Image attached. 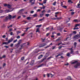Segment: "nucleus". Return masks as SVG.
I'll list each match as a JSON object with an SVG mask.
<instances>
[{
    "label": "nucleus",
    "instance_id": "052dcab7",
    "mask_svg": "<svg viewBox=\"0 0 80 80\" xmlns=\"http://www.w3.org/2000/svg\"><path fill=\"white\" fill-rule=\"evenodd\" d=\"M17 39H16L15 40H14V41H13V43H15V42H17Z\"/></svg>",
    "mask_w": 80,
    "mask_h": 80
},
{
    "label": "nucleus",
    "instance_id": "c9c22d12",
    "mask_svg": "<svg viewBox=\"0 0 80 80\" xmlns=\"http://www.w3.org/2000/svg\"><path fill=\"white\" fill-rule=\"evenodd\" d=\"M43 15H44V14H40V16L42 17H43Z\"/></svg>",
    "mask_w": 80,
    "mask_h": 80
},
{
    "label": "nucleus",
    "instance_id": "423d86ee",
    "mask_svg": "<svg viewBox=\"0 0 80 80\" xmlns=\"http://www.w3.org/2000/svg\"><path fill=\"white\" fill-rule=\"evenodd\" d=\"M12 11H13V10H12V9H9L6 10L5 12L6 13H8V12H12Z\"/></svg>",
    "mask_w": 80,
    "mask_h": 80
},
{
    "label": "nucleus",
    "instance_id": "4c0bfd02",
    "mask_svg": "<svg viewBox=\"0 0 80 80\" xmlns=\"http://www.w3.org/2000/svg\"><path fill=\"white\" fill-rule=\"evenodd\" d=\"M46 59V58H44L40 62H43V61L44 60H45Z\"/></svg>",
    "mask_w": 80,
    "mask_h": 80
},
{
    "label": "nucleus",
    "instance_id": "6ab92c4d",
    "mask_svg": "<svg viewBox=\"0 0 80 80\" xmlns=\"http://www.w3.org/2000/svg\"><path fill=\"white\" fill-rule=\"evenodd\" d=\"M23 10H24V9H21L19 11V12L20 13H22V12H23Z\"/></svg>",
    "mask_w": 80,
    "mask_h": 80
},
{
    "label": "nucleus",
    "instance_id": "4d7b16f0",
    "mask_svg": "<svg viewBox=\"0 0 80 80\" xmlns=\"http://www.w3.org/2000/svg\"><path fill=\"white\" fill-rule=\"evenodd\" d=\"M12 28L10 29L9 32H12Z\"/></svg>",
    "mask_w": 80,
    "mask_h": 80
},
{
    "label": "nucleus",
    "instance_id": "e433bc0d",
    "mask_svg": "<svg viewBox=\"0 0 80 80\" xmlns=\"http://www.w3.org/2000/svg\"><path fill=\"white\" fill-rule=\"evenodd\" d=\"M33 17H37V15L36 14H34L33 15Z\"/></svg>",
    "mask_w": 80,
    "mask_h": 80
},
{
    "label": "nucleus",
    "instance_id": "a878e982",
    "mask_svg": "<svg viewBox=\"0 0 80 80\" xmlns=\"http://www.w3.org/2000/svg\"><path fill=\"white\" fill-rule=\"evenodd\" d=\"M80 24H76L75 25V27H77L80 26Z\"/></svg>",
    "mask_w": 80,
    "mask_h": 80
},
{
    "label": "nucleus",
    "instance_id": "37998d69",
    "mask_svg": "<svg viewBox=\"0 0 80 80\" xmlns=\"http://www.w3.org/2000/svg\"><path fill=\"white\" fill-rule=\"evenodd\" d=\"M62 7L64 8H67V6H62Z\"/></svg>",
    "mask_w": 80,
    "mask_h": 80
},
{
    "label": "nucleus",
    "instance_id": "49530a36",
    "mask_svg": "<svg viewBox=\"0 0 80 80\" xmlns=\"http://www.w3.org/2000/svg\"><path fill=\"white\" fill-rule=\"evenodd\" d=\"M25 33H23L22 34L21 36L22 37H23V36H24V35H25Z\"/></svg>",
    "mask_w": 80,
    "mask_h": 80
},
{
    "label": "nucleus",
    "instance_id": "b1692460",
    "mask_svg": "<svg viewBox=\"0 0 80 80\" xmlns=\"http://www.w3.org/2000/svg\"><path fill=\"white\" fill-rule=\"evenodd\" d=\"M61 40V38H59L58 39L56 40V42H57V41H59V40Z\"/></svg>",
    "mask_w": 80,
    "mask_h": 80
},
{
    "label": "nucleus",
    "instance_id": "aec40b11",
    "mask_svg": "<svg viewBox=\"0 0 80 80\" xmlns=\"http://www.w3.org/2000/svg\"><path fill=\"white\" fill-rule=\"evenodd\" d=\"M42 57H43V55H40V56H39L38 57V59H40V58H41Z\"/></svg>",
    "mask_w": 80,
    "mask_h": 80
},
{
    "label": "nucleus",
    "instance_id": "f704fd0d",
    "mask_svg": "<svg viewBox=\"0 0 80 80\" xmlns=\"http://www.w3.org/2000/svg\"><path fill=\"white\" fill-rule=\"evenodd\" d=\"M43 3H47V0H45L43 1Z\"/></svg>",
    "mask_w": 80,
    "mask_h": 80
},
{
    "label": "nucleus",
    "instance_id": "3c124183",
    "mask_svg": "<svg viewBox=\"0 0 80 80\" xmlns=\"http://www.w3.org/2000/svg\"><path fill=\"white\" fill-rule=\"evenodd\" d=\"M73 29L74 30H76V29H77V30H78V28H74Z\"/></svg>",
    "mask_w": 80,
    "mask_h": 80
},
{
    "label": "nucleus",
    "instance_id": "8fccbe9b",
    "mask_svg": "<svg viewBox=\"0 0 80 80\" xmlns=\"http://www.w3.org/2000/svg\"><path fill=\"white\" fill-rule=\"evenodd\" d=\"M24 57H22L21 58V60H24Z\"/></svg>",
    "mask_w": 80,
    "mask_h": 80
},
{
    "label": "nucleus",
    "instance_id": "5fc2aeb1",
    "mask_svg": "<svg viewBox=\"0 0 80 80\" xmlns=\"http://www.w3.org/2000/svg\"><path fill=\"white\" fill-rule=\"evenodd\" d=\"M5 57H6V56H5V55H4L2 56V58H5Z\"/></svg>",
    "mask_w": 80,
    "mask_h": 80
},
{
    "label": "nucleus",
    "instance_id": "bb28decb",
    "mask_svg": "<svg viewBox=\"0 0 80 80\" xmlns=\"http://www.w3.org/2000/svg\"><path fill=\"white\" fill-rule=\"evenodd\" d=\"M68 3H73V2L71 1V0H68Z\"/></svg>",
    "mask_w": 80,
    "mask_h": 80
},
{
    "label": "nucleus",
    "instance_id": "20e7f679",
    "mask_svg": "<svg viewBox=\"0 0 80 80\" xmlns=\"http://www.w3.org/2000/svg\"><path fill=\"white\" fill-rule=\"evenodd\" d=\"M80 37V34H78L75 35L73 37L74 39H77Z\"/></svg>",
    "mask_w": 80,
    "mask_h": 80
},
{
    "label": "nucleus",
    "instance_id": "9b49d317",
    "mask_svg": "<svg viewBox=\"0 0 80 80\" xmlns=\"http://www.w3.org/2000/svg\"><path fill=\"white\" fill-rule=\"evenodd\" d=\"M67 79L68 80H72V78L70 76H68V77Z\"/></svg>",
    "mask_w": 80,
    "mask_h": 80
},
{
    "label": "nucleus",
    "instance_id": "774afa93",
    "mask_svg": "<svg viewBox=\"0 0 80 80\" xmlns=\"http://www.w3.org/2000/svg\"><path fill=\"white\" fill-rule=\"evenodd\" d=\"M33 12H34L33 11H31L30 13H33Z\"/></svg>",
    "mask_w": 80,
    "mask_h": 80
},
{
    "label": "nucleus",
    "instance_id": "69168bd1",
    "mask_svg": "<svg viewBox=\"0 0 80 80\" xmlns=\"http://www.w3.org/2000/svg\"><path fill=\"white\" fill-rule=\"evenodd\" d=\"M27 19V20H30V17H28Z\"/></svg>",
    "mask_w": 80,
    "mask_h": 80
},
{
    "label": "nucleus",
    "instance_id": "c03bdc74",
    "mask_svg": "<svg viewBox=\"0 0 80 80\" xmlns=\"http://www.w3.org/2000/svg\"><path fill=\"white\" fill-rule=\"evenodd\" d=\"M77 45V42H75L74 43V45L75 46V48L76 47V45Z\"/></svg>",
    "mask_w": 80,
    "mask_h": 80
},
{
    "label": "nucleus",
    "instance_id": "2f4dec72",
    "mask_svg": "<svg viewBox=\"0 0 80 80\" xmlns=\"http://www.w3.org/2000/svg\"><path fill=\"white\" fill-rule=\"evenodd\" d=\"M62 55V54H59L57 56H56V57L57 58L58 57V56H60V55Z\"/></svg>",
    "mask_w": 80,
    "mask_h": 80
},
{
    "label": "nucleus",
    "instance_id": "5701e85b",
    "mask_svg": "<svg viewBox=\"0 0 80 80\" xmlns=\"http://www.w3.org/2000/svg\"><path fill=\"white\" fill-rule=\"evenodd\" d=\"M22 42V40H20L18 42V44H19L20 45V43H21V42Z\"/></svg>",
    "mask_w": 80,
    "mask_h": 80
},
{
    "label": "nucleus",
    "instance_id": "dca6fc26",
    "mask_svg": "<svg viewBox=\"0 0 80 80\" xmlns=\"http://www.w3.org/2000/svg\"><path fill=\"white\" fill-rule=\"evenodd\" d=\"M2 45L4 44H5V45H8V42H4L2 43Z\"/></svg>",
    "mask_w": 80,
    "mask_h": 80
},
{
    "label": "nucleus",
    "instance_id": "39448f33",
    "mask_svg": "<svg viewBox=\"0 0 80 80\" xmlns=\"http://www.w3.org/2000/svg\"><path fill=\"white\" fill-rule=\"evenodd\" d=\"M35 0H30V3H31V5H33L35 4Z\"/></svg>",
    "mask_w": 80,
    "mask_h": 80
},
{
    "label": "nucleus",
    "instance_id": "1a4fd4ad",
    "mask_svg": "<svg viewBox=\"0 0 80 80\" xmlns=\"http://www.w3.org/2000/svg\"><path fill=\"white\" fill-rule=\"evenodd\" d=\"M13 38H11L10 39V40L8 41V43H10L11 42H12L13 41Z\"/></svg>",
    "mask_w": 80,
    "mask_h": 80
},
{
    "label": "nucleus",
    "instance_id": "9d476101",
    "mask_svg": "<svg viewBox=\"0 0 80 80\" xmlns=\"http://www.w3.org/2000/svg\"><path fill=\"white\" fill-rule=\"evenodd\" d=\"M45 45H46V43H44L40 46L39 47L40 48H41V47H44V46H45Z\"/></svg>",
    "mask_w": 80,
    "mask_h": 80
},
{
    "label": "nucleus",
    "instance_id": "f257e3e1",
    "mask_svg": "<svg viewBox=\"0 0 80 80\" xmlns=\"http://www.w3.org/2000/svg\"><path fill=\"white\" fill-rule=\"evenodd\" d=\"M75 63L77 64L74 66V67L75 68H77L79 66H80V62H78L77 61H76L72 63V64H75Z\"/></svg>",
    "mask_w": 80,
    "mask_h": 80
},
{
    "label": "nucleus",
    "instance_id": "ea45409f",
    "mask_svg": "<svg viewBox=\"0 0 80 80\" xmlns=\"http://www.w3.org/2000/svg\"><path fill=\"white\" fill-rule=\"evenodd\" d=\"M43 64H41L39 66H38L37 67L38 68H39V67H42V66Z\"/></svg>",
    "mask_w": 80,
    "mask_h": 80
},
{
    "label": "nucleus",
    "instance_id": "13d9d810",
    "mask_svg": "<svg viewBox=\"0 0 80 80\" xmlns=\"http://www.w3.org/2000/svg\"><path fill=\"white\" fill-rule=\"evenodd\" d=\"M74 14V12H71V15H73Z\"/></svg>",
    "mask_w": 80,
    "mask_h": 80
},
{
    "label": "nucleus",
    "instance_id": "864d4df0",
    "mask_svg": "<svg viewBox=\"0 0 80 80\" xmlns=\"http://www.w3.org/2000/svg\"><path fill=\"white\" fill-rule=\"evenodd\" d=\"M10 47H13V44H11L10 45Z\"/></svg>",
    "mask_w": 80,
    "mask_h": 80
},
{
    "label": "nucleus",
    "instance_id": "72a5a7b5",
    "mask_svg": "<svg viewBox=\"0 0 80 80\" xmlns=\"http://www.w3.org/2000/svg\"><path fill=\"white\" fill-rule=\"evenodd\" d=\"M49 15H50L49 14H47L45 15V16H46V17H48V16H49Z\"/></svg>",
    "mask_w": 80,
    "mask_h": 80
},
{
    "label": "nucleus",
    "instance_id": "4468645a",
    "mask_svg": "<svg viewBox=\"0 0 80 80\" xmlns=\"http://www.w3.org/2000/svg\"><path fill=\"white\" fill-rule=\"evenodd\" d=\"M34 63V61H32L30 64V65H33V64Z\"/></svg>",
    "mask_w": 80,
    "mask_h": 80
},
{
    "label": "nucleus",
    "instance_id": "0e129e2a",
    "mask_svg": "<svg viewBox=\"0 0 80 80\" xmlns=\"http://www.w3.org/2000/svg\"><path fill=\"white\" fill-rule=\"evenodd\" d=\"M51 12V11L50 10H48V11H47V12L48 13H50V12Z\"/></svg>",
    "mask_w": 80,
    "mask_h": 80
},
{
    "label": "nucleus",
    "instance_id": "603ef678",
    "mask_svg": "<svg viewBox=\"0 0 80 80\" xmlns=\"http://www.w3.org/2000/svg\"><path fill=\"white\" fill-rule=\"evenodd\" d=\"M61 44H62V42H61L60 43H59L58 44H56V45H60Z\"/></svg>",
    "mask_w": 80,
    "mask_h": 80
},
{
    "label": "nucleus",
    "instance_id": "0eeeda50",
    "mask_svg": "<svg viewBox=\"0 0 80 80\" xmlns=\"http://www.w3.org/2000/svg\"><path fill=\"white\" fill-rule=\"evenodd\" d=\"M72 49L73 48L69 49V50L71 51L70 53H71V54H73V50Z\"/></svg>",
    "mask_w": 80,
    "mask_h": 80
},
{
    "label": "nucleus",
    "instance_id": "58836bf2",
    "mask_svg": "<svg viewBox=\"0 0 80 80\" xmlns=\"http://www.w3.org/2000/svg\"><path fill=\"white\" fill-rule=\"evenodd\" d=\"M15 17H16V16H13L12 17V19L15 18Z\"/></svg>",
    "mask_w": 80,
    "mask_h": 80
},
{
    "label": "nucleus",
    "instance_id": "ddd939ff",
    "mask_svg": "<svg viewBox=\"0 0 80 80\" xmlns=\"http://www.w3.org/2000/svg\"><path fill=\"white\" fill-rule=\"evenodd\" d=\"M9 19H11L12 18V16L10 14L8 16Z\"/></svg>",
    "mask_w": 80,
    "mask_h": 80
},
{
    "label": "nucleus",
    "instance_id": "e2e57ef3",
    "mask_svg": "<svg viewBox=\"0 0 80 80\" xmlns=\"http://www.w3.org/2000/svg\"><path fill=\"white\" fill-rule=\"evenodd\" d=\"M17 38L18 39V38H20V37L19 36H18L17 37Z\"/></svg>",
    "mask_w": 80,
    "mask_h": 80
},
{
    "label": "nucleus",
    "instance_id": "338daca9",
    "mask_svg": "<svg viewBox=\"0 0 80 80\" xmlns=\"http://www.w3.org/2000/svg\"><path fill=\"white\" fill-rule=\"evenodd\" d=\"M17 33L18 34V33H20V31H17Z\"/></svg>",
    "mask_w": 80,
    "mask_h": 80
},
{
    "label": "nucleus",
    "instance_id": "a211bd4d",
    "mask_svg": "<svg viewBox=\"0 0 80 80\" xmlns=\"http://www.w3.org/2000/svg\"><path fill=\"white\" fill-rule=\"evenodd\" d=\"M44 19H45V18H43L42 19H39V21L40 22V21H43V20H44Z\"/></svg>",
    "mask_w": 80,
    "mask_h": 80
},
{
    "label": "nucleus",
    "instance_id": "4be33fe9",
    "mask_svg": "<svg viewBox=\"0 0 80 80\" xmlns=\"http://www.w3.org/2000/svg\"><path fill=\"white\" fill-rule=\"evenodd\" d=\"M80 3L78 4V6L77 7V8H80Z\"/></svg>",
    "mask_w": 80,
    "mask_h": 80
},
{
    "label": "nucleus",
    "instance_id": "f03ea898",
    "mask_svg": "<svg viewBox=\"0 0 80 80\" xmlns=\"http://www.w3.org/2000/svg\"><path fill=\"white\" fill-rule=\"evenodd\" d=\"M27 44V45H30V42H28L26 43H24L22 44V45H21V48L19 49V50H21V49L23 48V46H24V45H25V44Z\"/></svg>",
    "mask_w": 80,
    "mask_h": 80
},
{
    "label": "nucleus",
    "instance_id": "bf43d9fd",
    "mask_svg": "<svg viewBox=\"0 0 80 80\" xmlns=\"http://www.w3.org/2000/svg\"><path fill=\"white\" fill-rule=\"evenodd\" d=\"M50 45L48 46H47L45 47V48H47L48 47H49Z\"/></svg>",
    "mask_w": 80,
    "mask_h": 80
},
{
    "label": "nucleus",
    "instance_id": "473e14b6",
    "mask_svg": "<svg viewBox=\"0 0 80 80\" xmlns=\"http://www.w3.org/2000/svg\"><path fill=\"white\" fill-rule=\"evenodd\" d=\"M74 22H78V20L77 19H75L73 21Z\"/></svg>",
    "mask_w": 80,
    "mask_h": 80
},
{
    "label": "nucleus",
    "instance_id": "7ed1b4c3",
    "mask_svg": "<svg viewBox=\"0 0 80 80\" xmlns=\"http://www.w3.org/2000/svg\"><path fill=\"white\" fill-rule=\"evenodd\" d=\"M4 5V7H8V8H10V10H12V8H11V6L9 5V4H5Z\"/></svg>",
    "mask_w": 80,
    "mask_h": 80
},
{
    "label": "nucleus",
    "instance_id": "c85d7f7f",
    "mask_svg": "<svg viewBox=\"0 0 80 80\" xmlns=\"http://www.w3.org/2000/svg\"><path fill=\"white\" fill-rule=\"evenodd\" d=\"M41 40H42V42H44V41H45V38H44V39H43V38H41Z\"/></svg>",
    "mask_w": 80,
    "mask_h": 80
},
{
    "label": "nucleus",
    "instance_id": "a19ab883",
    "mask_svg": "<svg viewBox=\"0 0 80 80\" xmlns=\"http://www.w3.org/2000/svg\"><path fill=\"white\" fill-rule=\"evenodd\" d=\"M10 35H13L14 34L13 33V32H11L10 33Z\"/></svg>",
    "mask_w": 80,
    "mask_h": 80
},
{
    "label": "nucleus",
    "instance_id": "79ce46f5",
    "mask_svg": "<svg viewBox=\"0 0 80 80\" xmlns=\"http://www.w3.org/2000/svg\"><path fill=\"white\" fill-rule=\"evenodd\" d=\"M12 25H11L8 26V28H10V27H12Z\"/></svg>",
    "mask_w": 80,
    "mask_h": 80
},
{
    "label": "nucleus",
    "instance_id": "c756f323",
    "mask_svg": "<svg viewBox=\"0 0 80 80\" xmlns=\"http://www.w3.org/2000/svg\"><path fill=\"white\" fill-rule=\"evenodd\" d=\"M40 32V31H39V28H38L37 29L36 32Z\"/></svg>",
    "mask_w": 80,
    "mask_h": 80
},
{
    "label": "nucleus",
    "instance_id": "680f3d73",
    "mask_svg": "<svg viewBox=\"0 0 80 80\" xmlns=\"http://www.w3.org/2000/svg\"><path fill=\"white\" fill-rule=\"evenodd\" d=\"M76 33L77 32L75 31H73V33H74V34H76Z\"/></svg>",
    "mask_w": 80,
    "mask_h": 80
},
{
    "label": "nucleus",
    "instance_id": "393cba45",
    "mask_svg": "<svg viewBox=\"0 0 80 80\" xmlns=\"http://www.w3.org/2000/svg\"><path fill=\"white\" fill-rule=\"evenodd\" d=\"M41 26H42L41 25H38L36 26V27L39 28V27H41Z\"/></svg>",
    "mask_w": 80,
    "mask_h": 80
},
{
    "label": "nucleus",
    "instance_id": "412c9836",
    "mask_svg": "<svg viewBox=\"0 0 80 80\" xmlns=\"http://www.w3.org/2000/svg\"><path fill=\"white\" fill-rule=\"evenodd\" d=\"M30 35H31V37L32 38L33 37V33L32 32H31L30 33Z\"/></svg>",
    "mask_w": 80,
    "mask_h": 80
},
{
    "label": "nucleus",
    "instance_id": "2eb2a0df",
    "mask_svg": "<svg viewBox=\"0 0 80 80\" xmlns=\"http://www.w3.org/2000/svg\"><path fill=\"white\" fill-rule=\"evenodd\" d=\"M59 27V28H60L58 29L60 31V32H62V30L63 29V28H60V27Z\"/></svg>",
    "mask_w": 80,
    "mask_h": 80
},
{
    "label": "nucleus",
    "instance_id": "6e6552de",
    "mask_svg": "<svg viewBox=\"0 0 80 80\" xmlns=\"http://www.w3.org/2000/svg\"><path fill=\"white\" fill-rule=\"evenodd\" d=\"M8 16H7L5 18V19L3 20L4 22H7V21H8Z\"/></svg>",
    "mask_w": 80,
    "mask_h": 80
},
{
    "label": "nucleus",
    "instance_id": "7c9ffc66",
    "mask_svg": "<svg viewBox=\"0 0 80 80\" xmlns=\"http://www.w3.org/2000/svg\"><path fill=\"white\" fill-rule=\"evenodd\" d=\"M1 8V7H0V9ZM3 12V11L2 10H0V13H2Z\"/></svg>",
    "mask_w": 80,
    "mask_h": 80
},
{
    "label": "nucleus",
    "instance_id": "f3484780",
    "mask_svg": "<svg viewBox=\"0 0 80 80\" xmlns=\"http://www.w3.org/2000/svg\"><path fill=\"white\" fill-rule=\"evenodd\" d=\"M20 45V44H18V43L17 44H16L15 45V47H19Z\"/></svg>",
    "mask_w": 80,
    "mask_h": 80
},
{
    "label": "nucleus",
    "instance_id": "6e6d98bb",
    "mask_svg": "<svg viewBox=\"0 0 80 80\" xmlns=\"http://www.w3.org/2000/svg\"><path fill=\"white\" fill-rule=\"evenodd\" d=\"M63 47L62 46H60L59 47H58V49H61Z\"/></svg>",
    "mask_w": 80,
    "mask_h": 80
},
{
    "label": "nucleus",
    "instance_id": "cd10ccee",
    "mask_svg": "<svg viewBox=\"0 0 80 80\" xmlns=\"http://www.w3.org/2000/svg\"><path fill=\"white\" fill-rule=\"evenodd\" d=\"M60 19H62V18H56V20H60Z\"/></svg>",
    "mask_w": 80,
    "mask_h": 80
},
{
    "label": "nucleus",
    "instance_id": "de8ad7c7",
    "mask_svg": "<svg viewBox=\"0 0 80 80\" xmlns=\"http://www.w3.org/2000/svg\"><path fill=\"white\" fill-rule=\"evenodd\" d=\"M70 53H68L67 54V56H68V57H69V56H70Z\"/></svg>",
    "mask_w": 80,
    "mask_h": 80
},
{
    "label": "nucleus",
    "instance_id": "a18cd8bd",
    "mask_svg": "<svg viewBox=\"0 0 80 80\" xmlns=\"http://www.w3.org/2000/svg\"><path fill=\"white\" fill-rule=\"evenodd\" d=\"M52 50H54V49L55 48V46H54L53 47H52Z\"/></svg>",
    "mask_w": 80,
    "mask_h": 80
},
{
    "label": "nucleus",
    "instance_id": "09e8293b",
    "mask_svg": "<svg viewBox=\"0 0 80 80\" xmlns=\"http://www.w3.org/2000/svg\"><path fill=\"white\" fill-rule=\"evenodd\" d=\"M52 58V57H49V58H48L47 59V60H50V58Z\"/></svg>",
    "mask_w": 80,
    "mask_h": 80
},
{
    "label": "nucleus",
    "instance_id": "f8f14e48",
    "mask_svg": "<svg viewBox=\"0 0 80 80\" xmlns=\"http://www.w3.org/2000/svg\"><path fill=\"white\" fill-rule=\"evenodd\" d=\"M51 76V77H53V75H52V74H47V76L48 77H50V76Z\"/></svg>",
    "mask_w": 80,
    "mask_h": 80
}]
</instances>
